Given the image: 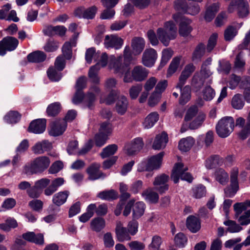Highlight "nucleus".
Listing matches in <instances>:
<instances>
[{
  "label": "nucleus",
  "mask_w": 250,
  "mask_h": 250,
  "mask_svg": "<svg viewBox=\"0 0 250 250\" xmlns=\"http://www.w3.org/2000/svg\"><path fill=\"white\" fill-rule=\"evenodd\" d=\"M51 147V144L47 140H44L36 143L32 147V149L35 154H41L50 150Z\"/></svg>",
  "instance_id": "bb28decb"
},
{
  "label": "nucleus",
  "mask_w": 250,
  "mask_h": 250,
  "mask_svg": "<svg viewBox=\"0 0 250 250\" xmlns=\"http://www.w3.org/2000/svg\"><path fill=\"white\" fill-rule=\"evenodd\" d=\"M110 69L113 72L122 77L124 73L123 81L125 83H130L133 81L142 82L148 76L149 70L142 65L133 67L131 72L127 70L126 67L122 63V57L116 58L111 56L108 64Z\"/></svg>",
  "instance_id": "f257e3e1"
},
{
  "label": "nucleus",
  "mask_w": 250,
  "mask_h": 250,
  "mask_svg": "<svg viewBox=\"0 0 250 250\" xmlns=\"http://www.w3.org/2000/svg\"><path fill=\"white\" fill-rule=\"evenodd\" d=\"M164 153L160 152L158 154L151 156L148 160V169H151L152 171L159 169L162 164Z\"/></svg>",
  "instance_id": "cd10ccee"
},
{
  "label": "nucleus",
  "mask_w": 250,
  "mask_h": 250,
  "mask_svg": "<svg viewBox=\"0 0 250 250\" xmlns=\"http://www.w3.org/2000/svg\"><path fill=\"white\" fill-rule=\"evenodd\" d=\"M61 110V104L58 102H55L49 104L46 109V113L49 116L57 115Z\"/></svg>",
  "instance_id": "4d7b16f0"
},
{
  "label": "nucleus",
  "mask_w": 250,
  "mask_h": 250,
  "mask_svg": "<svg viewBox=\"0 0 250 250\" xmlns=\"http://www.w3.org/2000/svg\"><path fill=\"white\" fill-rule=\"evenodd\" d=\"M195 70V66L192 63H189L186 65L180 76L179 83L176 87L181 88L185 84L187 80L190 76Z\"/></svg>",
  "instance_id": "aec40b11"
},
{
  "label": "nucleus",
  "mask_w": 250,
  "mask_h": 250,
  "mask_svg": "<svg viewBox=\"0 0 250 250\" xmlns=\"http://www.w3.org/2000/svg\"><path fill=\"white\" fill-rule=\"evenodd\" d=\"M115 233L117 239L119 242L128 241L131 239L126 229L123 227V224L121 221L116 222Z\"/></svg>",
  "instance_id": "4be33fe9"
},
{
  "label": "nucleus",
  "mask_w": 250,
  "mask_h": 250,
  "mask_svg": "<svg viewBox=\"0 0 250 250\" xmlns=\"http://www.w3.org/2000/svg\"><path fill=\"white\" fill-rule=\"evenodd\" d=\"M159 40L166 46L169 45L170 40H174L177 36V27L172 21H167L163 27L157 30Z\"/></svg>",
  "instance_id": "7ed1b4c3"
},
{
  "label": "nucleus",
  "mask_w": 250,
  "mask_h": 250,
  "mask_svg": "<svg viewBox=\"0 0 250 250\" xmlns=\"http://www.w3.org/2000/svg\"><path fill=\"white\" fill-rule=\"evenodd\" d=\"M163 243L162 238L157 235H154L151 239V242L149 244V250H160V247Z\"/></svg>",
  "instance_id": "5fc2aeb1"
},
{
  "label": "nucleus",
  "mask_w": 250,
  "mask_h": 250,
  "mask_svg": "<svg viewBox=\"0 0 250 250\" xmlns=\"http://www.w3.org/2000/svg\"><path fill=\"white\" fill-rule=\"evenodd\" d=\"M168 142V136L166 133L163 132L156 135L152 145V148L155 150L164 148Z\"/></svg>",
  "instance_id": "5701e85b"
},
{
  "label": "nucleus",
  "mask_w": 250,
  "mask_h": 250,
  "mask_svg": "<svg viewBox=\"0 0 250 250\" xmlns=\"http://www.w3.org/2000/svg\"><path fill=\"white\" fill-rule=\"evenodd\" d=\"M105 226V222L104 219L101 217H96L92 219L90 223L91 229L95 231L100 232Z\"/></svg>",
  "instance_id": "4c0bfd02"
},
{
  "label": "nucleus",
  "mask_w": 250,
  "mask_h": 250,
  "mask_svg": "<svg viewBox=\"0 0 250 250\" xmlns=\"http://www.w3.org/2000/svg\"><path fill=\"white\" fill-rule=\"evenodd\" d=\"M97 8L93 6L88 8L81 7L77 8L74 12L75 15L79 18L93 19L96 13Z\"/></svg>",
  "instance_id": "412c9836"
},
{
  "label": "nucleus",
  "mask_w": 250,
  "mask_h": 250,
  "mask_svg": "<svg viewBox=\"0 0 250 250\" xmlns=\"http://www.w3.org/2000/svg\"><path fill=\"white\" fill-rule=\"evenodd\" d=\"M239 169L237 167H233L230 171V183L229 186L224 189L226 197H232L239 189L238 176Z\"/></svg>",
  "instance_id": "6e6552de"
},
{
  "label": "nucleus",
  "mask_w": 250,
  "mask_h": 250,
  "mask_svg": "<svg viewBox=\"0 0 250 250\" xmlns=\"http://www.w3.org/2000/svg\"><path fill=\"white\" fill-rule=\"evenodd\" d=\"M187 170L188 167H185L183 163L175 164L171 174V178L174 183H177L179 179L191 183L193 178L189 173L187 172Z\"/></svg>",
  "instance_id": "423d86ee"
},
{
  "label": "nucleus",
  "mask_w": 250,
  "mask_h": 250,
  "mask_svg": "<svg viewBox=\"0 0 250 250\" xmlns=\"http://www.w3.org/2000/svg\"><path fill=\"white\" fill-rule=\"evenodd\" d=\"M100 165L98 163H94L91 165L87 169V172L89 175V179L95 180L105 176L99 170Z\"/></svg>",
  "instance_id": "393cba45"
},
{
  "label": "nucleus",
  "mask_w": 250,
  "mask_h": 250,
  "mask_svg": "<svg viewBox=\"0 0 250 250\" xmlns=\"http://www.w3.org/2000/svg\"><path fill=\"white\" fill-rule=\"evenodd\" d=\"M133 219H138L144 213L145 205L143 202H137L134 203L133 206Z\"/></svg>",
  "instance_id": "c9c22d12"
},
{
  "label": "nucleus",
  "mask_w": 250,
  "mask_h": 250,
  "mask_svg": "<svg viewBox=\"0 0 250 250\" xmlns=\"http://www.w3.org/2000/svg\"><path fill=\"white\" fill-rule=\"evenodd\" d=\"M234 120L232 117L227 116L220 119L216 125V131L221 138H226L233 131Z\"/></svg>",
  "instance_id": "39448f33"
},
{
  "label": "nucleus",
  "mask_w": 250,
  "mask_h": 250,
  "mask_svg": "<svg viewBox=\"0 0 250 250\" xmlns=\"http://www.w3.org/2000/svg\"><path fill=\"white\" fill-rule=\"evenodd\" d=\"M96 208V205L91 204L89 205L86 209V212L83 213L79 217V220L83 223H85L94 215V211Z\"/></svg>",
  "instance_id": "09e8293b"
},
{
  "label": "nucleus",
  "mask_w": 250,
  "mask_h": 250,
  "mask_svg": "<svg viewBox=\"0 0 250 250\" xmlns=\"http://www.w3.org/2000/svg\"><path fill=\"white\" fill-rule=\"evenodd\" d=\"M236 28L232 26H228L224 32V38L226 41H231L237 35Z\"/></svg>",
  "instance_id": "052dcab7"
},
{
  "label": "nucleus",
  "mask_w": 250,
  "mask_h": 250,
  "mask_svg": "<svg viewBox=\"0 0 250 250\" xmlns=\"http://www.w3.org/2000/svg\"><path fill=\"white\" fill-rule=\"evenodd\" d=\"M128 101L126 97L124 96L120 97L116 103V110L121 115L125 113L127 110Z\"/></svg>",
  "instance_id": "f704fd0d"
},
{
  "label": "nucleus",
  "mask_w": 250,
  "mask_h": 250,
  "mask_svg": "<svg viewBox=\"0 0 250 250\" xmlns=\"http://www.w3.org/2000/svg\"><path fill=\"white\" fill-rule=\"evenodd\" d=\"M223 159L218 155H213L207 159L205 161V167L208 169H212L217 166L223 164Z\"/></svg>",
  "instance_id": "c756f323"
},
{
  "label": "nucleus",
  "mask_w": 250,
  "mask_h": 250,
  "mask_svg": "<svg viewBox=\"0 0 250 250\" xmlns=\"http://www.w3.org/2000/svg\"><path fill=\"white\" fill-rule=\"evenodd\" d=\"M100 93V89L97 85H93L89 88L87 95L84 96L83 99V104L89 109H92L94 106V103L96 97Z\"/></svg>",
  "instance_id": "ddd939ff"
},
{
  "label": "nucleus",
  "mask_w": 250,
  "mask_h": 250,
  "mask_svg": "<svg viewBox=\"0 0 250 250\" xmlns=\"http://www.w3.org/2000/svg\"><path fill=\"white\" fill-rule=\"evenodd\" d=\"M21 115L17 111H11L4 117L5 121L9 124H15L20 121Z\"/></svg>",
  "instance_id": "864d4df0"
},
{
  "label": "nucleus",
  "mask_w": 250,
  "mask_h": 250,
  "mask_svg": "<svg viewBox=\"0 0 250 250\" xmlns=\"http://www.w3.org/2000/svg\"><path fill=\"white\" fill-rule=\"evenodd\" d=\"M188 229L192 233H196L201 228V223L199 219L193 215H190L186 220Z\"/></svg>",
  "instance_id": "a878e982"
},
{
  "label": "nucleus",
  "mask_w": 250,
  "mask_h": 250,
  "mask_svg": "<svg viewBox=\"0 0 250 250\" xmlns=\"http://www.w3.org/2000/svg\"><path fill=\"white\" fill-rule=\"evenodd\" d=\"M145 46V41L141 37L133 38L131 42V50L128 45L125 47L124 50V60L126 62H130L132 60V55H138L144 50Z\"/></svg>",
  "instance_id": "20e7f679"
},
{
  "label": "nucleus",
  "mask_w": 250,
  "mask_h": 250,
  "mask_svg": "<svg viewBox=\"0 0 250 250\" xmlns=\"http://www.w3.org/2000/svg\"><path fill=\"white\" fill-rule=\"evenodd\" d=\"M76 45L75 42H73L71 45L70 43L68 42H65L62 48V54L66 59H70L72 56V46Z\"/></svg>",
  "instance_id": "0e129e2a"
},
{
  "label": "nucleus",
  "mask_w": 250,
  "mask_h": 250,
  "mask_svg": "<svg viewBox=\"0 0 250 250\" xmlns=\"http://www.w3.org/2000/svg\"><path fill=\"white\" fill-rule=\"evenodd\" d=\"M46 120L39 119L32 121L28 127V131L35 134L43 133L46 128Z\"/></svg>",
  "instance_id": "6ab92c4d"
},
{
  "label": "nucleus",
  "mask_w": 250,
  "mask_h": 250,
  "mask_svg": "<svg viewBox=\"0 0 250 250\" xmlns=\"http://www.w3.org/2000/svg\"><path fill=\"white\" fill-rule=\"evenodd\" d=\"M173 18L176 22L180 21L179 34L183 37L188 36L192 30V28L190 26L191 21L185 17H182L180 14L174 15Z\"/></svg>",
  "instance_id": "9d476101"
},
{
  "label": "nucleus",
  "mask_w": 250,
  "mask_h": 250,
  "mask_svg": "<svg viewBox=\"0 0 250 250\" xmlns=\"http://www.w3.org/2000/svg\"><path fill=\"white\" fill-rule=\"evenodd\" d=\"M100 69L99 64H96L91 66L89 70L88 76L91 81L95 84H98L100 83V78L98 76V71Z\"/></svg>",
  "instance_id": "49530a36"
},
{
  "label": "nucleus",
  "mask_w": 250,
  "mask_h": 250,
  "mask_svg": "<svg viewBox=\"0 0 250 250\" xmlns=\"http://www.w3.org/2000/svg\"><path fill=\"white\" fill-rule=\"evenodd\" d=\"M241 77L234 74H231L228 81L229 87L231 89H235L240 83Z\"/></svg>",
  "instance_id": "69168bd1"
},
{
  "label": "nucleus",
  "mask_w": 250,
  "mask_h": 250,
  "mask_svg": "<svg viewBox=\"0 0 250 250\" xmlns=\"http://www.w3.org/2000/svg\"><path fill=\"white\" fill-rule=\"evenodd\" d=\"M22 237L25 240L33 242L37 244L42 245L44 242L43 236L41 233L36 235L33 232H28L23 233Z\"/></svg>",
  "instance_id": "c85d7f7f"
},
{
  "label": "nucleus",
  "mask_w": 250,
  "mask_h": 250,
  "mask_svg": "<svg viewBox=\"0 0 250 250\" xmlns=\"http://www.w3.org/2000/svg\"><path fill=\"white\" fill-rule=\"evenodd\" d=\"M157 53L153 48L145 50L142 56V63L146 66L151 67L154 65L157 59Z\"/></svg>",
  "instance_id": "2eb2a0df"
},
{
  "label": "nucleus",
  "mask_w": 250,
  "mask_h": 250,
  "mask_svg": "<svg viewBox=\"0 0 250 250\" xmlns=\"http://www.w3.org/2000/svg\"><path fill=\"white\" fill-rule=\"evenodd\" d=\"M19 44L18 40L13 37H6L0 41V55L3 56L6 51L14 50Z\"/></svg>",
  "instance_id": "9b49d317"
},
{
  "label": "nucleus",
  "mask_w": 250,
  "mask_h": 250,
  "mask_svg": "<svg viewBox=\"0 0 250 250\" xmlns=\"http://www.w3.org/2000/svg\"><path fill=\"white\" fill-rule=\"evenodd\" d=\"M86 78L85 77H81L77 80L76 84V92L72 100L74 104H79L83 101L85 95L82 90L86 87Z\"/></svg>",
  "instance_id": "f8f14e48"
},
{
  "label": "nucleus",
  "mask_w": 250,
  "mask_h": 250,
  "mask_svg": "<svg viewBox=\"0 0 250 250\" xmlns=\"http://www.w3.org/2000/svg\"><path fill=\"white\" fill-rule=\"evenodd\" d=\"M124 44V40L116 35H106L104 41V46L106 48H114L120 49Z\"/></svg>",
  "instance_id": "dca6fc26"
},
{
  "label": "nucleus",
  "mask_w": 250,
  "mask_h": 250,
  "mask_svg": "<svg viewBox=\"0 0 250 250\" xmlns=\"http://www.w3.org/2000/svg\"><path fill=\"white\" fill-rule=\"evenodd\" d=\"M212 73L208 67L201 66L200 72H196L192 79L191 85L196 89L200 90L204 83L206 79L209 78Z\"/></svg>",
  "instance_id": "1a4fd4ad"
},
{
  "label": "nucleus",
  "mask_w": 250,
  "mask_h": 250,
  "mask_svg": "<svg viewBox=\"0 0 250 250\" xmlns=\"http://www.w3.org/2000/svg\"><path fill=\"white\" fill-rule=\"evenodd\" d=\"M198 108L196 106L190 107L187 111L184 120L186 122L191 121L194 117H196L198 114Z\"/></svg>",
  "instance_id": "e2e57ef3"
},
{
  "label": "nucleus",
  "mask_w": 250,
  "mask_h": 250,
  "mask_svg": "<svg viewBox=\"0 0 250 250\" xmlns=\"http://www.w3.org/2000/svg\"><path fill=\"white\" fill-rule=\"evenodd\" d=\"M243 54L241 52L236 57L234 61V67L241 71H243L246 64L245 61L243 58Z\"/></svg>",
  "instance_id": "680f3d73"
},
{
  "label": "nucleus",
  "mask_w": 250,
  "mask_h": 250,
  "mask_svg": "<svg viewBox=\"0 0 250 250\" xmlns=\"http://www.w3.org/2000/svg\"><path fill=\"white\" fill-rule=\"evenodd\" d=\"M49 79L52 81H59L62 75L61 71H59L56 68L50 67L47 71Z\"/></svg>",
  "instance_id": "13d9d810"
},
{
  "label": "nucleus",
  "mask_w": 250,
  "mask_h": 250,
  "mask_svg": "<svg viewBox=\"0 0 250 250\" xmlns=\"http://www.w3.org/2000/svg\"><path fill=\"white\" fill-rule=\"evenodd\" d=\"M97 196L102 200L110 201L117 199L118 194L114 190L111 189L100 192Z\"/></svg>",
  "instance_id": "37998d69"
},
{
  "label": "nucleus",
  "mask_w": 250,
  "mask_h": 250,
  "mask_svg": "<svg viewBox=\"0 0 250 250\" xmlns=\"http://www.w3.org/2000/svg\"><path fill=\"white\" fill-rule=\"evenodd\" d=\"M66 126V123L64 120L53 122L50 124L49 134L53 136L61 135L64 132Z\"/></svg>",
  "instance_id": "f3484780"
},
{
  "label": "nucleus",
  "mask_w": 250,
  "mask_h": 250,
  "mask_svg": "<svg viewBox=\"0 0 250 250\" xmlns=\"http://www.w3.org/2000/svg\"><path fill=\"white\" fill-rule=\"evenodd\" d=\"M238 221L242 226H247L250 224V209L239 215Z\"/></svg>",
  "instance_id": "774afa93"
},
{
  "label": "nucleus",
  "mask_w": 250,
  "mask_h": 250,
  "mask_svg": "<svg viewBox=\"0 0 250 250\" xmlns=\"http://www.w3.org/2000/svg\"><path fill=\"white\" fill-rule=\"evenodd\" d=\"M249 207L246 201L235 203L233 205L235 215L239 216L242 214L243 211L246 210Z\"/></svg>",
  "instance_id": "338daca9"
},
{
  "label": "nucleus",
  "mask_w": 250,
  "mask_h": 250,
  "mask_svg": "<svg viewBox=\"0 0 250 250\" xmlns=\"http://www.w3.org/2000/svg\"><path fill=\"white\" fill-rule=\"evenodd\" d=\"M206 116L204 113H200L189 124L188 127L191 129H196L200 127L205 119Z\"/></svg>",
  "instance_id": "8fccbe9b"
},
{
  "label": "nucleus",
  "mask_w": 250,
  "mask_h": 250,
  "mask_svg": "<svg viewBox=\"0 0 250 250\" xmlns=\"http://www.w3.org/2000/svg\"><path fill=\"white\" fill-rule=\"evenodd\" d=\"M113 126L111 123L108 122H104L101 124L99 130L100 134H103L104 136L108 138L112 132Z\"/></svg>",
  "instance_id": "3c124183"
},
{
  "label": "nucleus",
  "mask_w": 250,
  "mask_h": 250,
  "mask_svg": "<svg viewBox=\"0 0 250 250\" xmlns=\"http://www.w3.org/2000/svg\"><path fill=\"white\" fill-rule=\"evenodd\" d=\"M144 143L141 138L134 139L131 143L126 144L125 146V152L128 155H133L140 151L143 147Z\"/></svg>",
  "instance_id": "a211bd4d"
},
{
  "label": "nucleus",
  "mask_w": 250,
  "mask_h": 250,
  "mask_svg": "<svg viewBox=\"0 0 250 250\" xmlns=\"http://www.w3.org/2000/svg\"><path fill=\"white\" fill-rule=\"evenodd\" d=\"M173 55V51L169 48H165L163 50L162 52V58L160 65L158 67V69H160L164 66L167 62L169 61L170 58Z\"/></svg>",
  "instance_id": "79ce46f5"
},
{
  "label": "nucleus",
  "mask_w": 250,
  "mask_h": 250,
  "mask_svg": "<svg viewBox=\"0 0 250 250\" xmlns=\"http://www.w3.org/2000/svg\"><path fill=\"white\" fill-rule=\"evenodd\" d=\"M206 47L205 44L202 43L198 44L195 48L192 55L193 61L200 60L205 55Z\"/></svg>",
  "instance_id": "c03bdc74"
},
{
  "label": "nucleus",
  "mask_w": 250,
  "mask_h": 250,
  "mask_svg": "<svg viewBox=\"0 0 250 250\" xmlns=\"http://www.w3.org/2000/svg\"><path fill=\"white\" fill-rule=\"evenodd\" d=\"M231 69L230 62L226 60H221L218 61V66L217 68L218 72L220 74H228Z\"/></svg>",
  "instance_id": "a19ab883"
},
{
  "label": "nucleus",
  "mask_w": 250,
  "mask_h": 250,
  "mask_svg": "<svg viewBox=\"0 0 250 250\" xmlns=\"http://www.w3.org/2000/svg\"><path fill=\"white\" fill-rule=\"evenodd\" d=\"M215 180L222 185H226L229 182L228 173L223 168H219L216 170L215 173Z\"/></svg>",
  "instance_id": "7c9ffc66"
},
{
  "label": "nucleus",
  "mask_w": 250,
  "mask_h": 250,
  "mask_svg": "<svg viewBox=\"0 0 250 250\" xmlns=\"http://www.w3.org/2000/svg\"><path fill=\"white\" fill-rule=\"evenodd\" d=\"M118 149V146L115 144L108 145L104 148L101 153L103 158L108 157L114 155Z\"/></svg>",
  "instance_id": "6e6d98bb"
},
{
  "label": "nucleus",
  "mask_w": 250,
  "mask_h": 250,
  "mask_svg": "<svg viewBox=\"0 0 250 250\" xmlns=\"http://www.w3.org/2000/svg\"><path fill=\"white\" fill-rule=\"evenodd\" d=\"M219 7L220 4L218 2L214 3L207 6L204 16L206 21L210 22L214 19L216 14L219 11Z\"/></svg>",
  "instance_id": "b1692460"
},
{
  "label": "nucleus",
  "mask_w": 250,
  "mask_h": 250,
  "mask_svg": "<svg viewBox=\"0 0 250 250\" xmlns=\"http://www.w3.org/2000/svg\"><path fill=\"white\" fill-rule=\"evenodd\" d=\"M231 105L235 109H242L245 105V102L243 100L242 95L240 94H235L231 99Z\"/></svg>",
  "instance_id": "de8ad7c7"
},
{
  "label": "nucleus",
  "mask_w": 250,
  "mask_h": 250,
  "mask_svg": "<svg viewBox=\"0 0 250 250\" xmlns=\"http://www.w3.org/2000/svg\"><path fill=\"white\" fill-rule=\"evenodd\" d=\"M182 87L179 88L181 90L179 103L184 105L190 99V87L189 85H186L183 88Z\"/></svg>",
  "instance_id": "ea45409f"
},
{
  "label": "nucleus",
  "mask_w": 250,
  "mask_h": 250,
  "mask_svg": "<svg viewBox=\"0 0 250 250\" xmlns=\"http://www.w3.org/2000/svg\"><path fill=\"white\" fill-rule=\"evenodd\" d=\"M69 194L68 191L59 192L53 196L52 202L56 206H60L66 202Z\"/></svg>",
  "instance_id": "2f4dec72"
},
{
  "label": "nucleus",
  "mask_w": 250,
  "mask_h": 250,
  "mask_svg": "<svg viewBox=\"0 0 250 250\" xmlns=\"http://www.w3.org/2000/svg\"><path fill=\"white\" fill-rule=\"evenodd\" d=\"M249 7L246 0H232L228 6V12L232 13L236 11L238 16L243 18L249 14Z\"/></svg>",
  "instance_id": "0eeeda50"
},
{
  "label": "nucleus",
  "mask_w": 250,
  "mask_h": 250,
  "mask_svg": "<svg viewBox=\"0 0 250 250\" xmlns=\"http://www.w3.org/2000/svg\"><path fill=\"white\" fill-rule=\"evenodd\" d=\"M146 201L150 203H156L159 200L158 194L152 191L151 189H148L144 191L142 193Z\"/></svg>",
  "instance_id": "58836bf2"
},
{
  "label": "nucleus",
  "mask_w": 250,
  "mask_h": 250,
  "mask_svg": "<svg viewBox=\"0 0 250 250\" xmlns=\"http://www.w3.org/2000/svg\"><path fill=\"white\" fill-rule=\"evenodd\" d=\"M182 57L181 56L174 57L171 62L169 67L167 69V76L170 77L177 70L181 61Z\"/></svg>",
  "instance_id": "a18cd8bd"
},
{
  "label": "nucleus",
  "mask_w": 250,
  "mask_h": 250,
  "mask_svg": "<svg viewBox=\"0 0 250 250\" xmlns=\"http://www.w3.org/2000/svg\"><path fill=\"white\" fill-rule=\"evenodd\" d=\"M194 144V140L191 137H188L181 139L179 143L180 150L187 152L188 151Z\"/></svg>",
  "instance_id": "e433bc0d"
},
{
  "label": "nucleus",
  "mask_w": 250,
  "mask_h": 250,
  "mask_svg": "<svg viewBox=\"0 0 250 250\" xmlns=\"http://www.w3.org/2000/svg\"><path fill=\"white\" fill-rule=\"evenodd\" d=\"M159 114L156 112L150 113L145 118L143 122V126L146 129L151 128L159 120Z\"/></svg>",
  "instance_id": "473e14b6"
},
{
  "label": "nucleus",
  "mask_w": 250,
  "mask_h": 250,
  "mask_svg": "<svg viewBox=\"0 0 250 250\" xmlns=\"http://www.w3.org/2000/svg\"><path fill=\"white\" fill-rule=\"evenodd\" d=\"M224 224L228 227L227 231L230 233L239 232L243 229L240 225L237 224L234 221L229 220L225 221Z\"/></svg>",
  "instance_id": "603ef678"
},
{
  "label": "nucleus",
  "mask_w": 250,
  "mask_h": 250,
  "mask_svg": "<svg viewBox=\"0 0 250 250\" xmlns=\"http://www.w3.org/2000/svg\"><path fill=\"white\" fill-rule=\"evenodd\" d=\"M206 193V187L203 185H198L192 188V196L195 198H201L205 196Z\"/></svg>",
  "instance_id": "bf43d9fd"
},
{
  "label": "nucleus",
  "mask_w": 250,
  "mask_h": 250,
  "mask_svg": "<svg viewBox=\"0 0 250 250\" xmlns=\"http://www.w3.org/2000/svg\"><path fill=\"white\" fill-rule=\"evenodd\" d=\"M46 58V55L42 51H36L29 54L27 56L28 60L31 62H43Z\"/></svg>",
  "instance_id": "72a5a7b5"
},
{
  "label": "nucleus",
  "mask_w": 250,
  "mask_h": 250,
  "mask_svg": "<svg viewBox=\"0 0 250 250\" xmlns=\"http://www.w3.org/2000/svg\"><path fill=\"white\" fill-rule=\"evenodd\" d=\"M169 180V176L165 174H162L155 178L153 183L154 189L160 193H163L168 189V185L167 184Z\"/></svg>",
  "instance_id": "4468645a"
},
{
  "label": "nucleus",
  "mask_w": 250,
  "mask_h": 250,
  "mask_svg": "<svg viewBox=\"0 0 250 250\" xmlns=\"http://www.w3.org/2000/svg\"><path fill=\"white\" fill-rule=\"evenodd\" d=\"M50 163L47 156L37 157L24 166V172L27 175L42 173L48 168Z\"/></svg>",
  "instance_id": "f03ea898"
}]
</instances>
